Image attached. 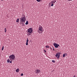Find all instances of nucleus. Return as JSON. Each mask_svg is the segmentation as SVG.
<instances>
[{"label": "nucleus", "mask_w": 77, "mask_h": 77, "mask_svg": "<svg viewBox=\"0 0 77 77\" xmlns=\"http://www.w3.org/2000/svg\"><path fill=\"white\" fill-rule=\"evenodd\" d=\"M1 1H3V0H1Z\"/></svg>", "instance_id": "27"}, {"label": "nucleus", "mask_w": 77, "mask_h": 77, "mask_svg": "<svg viewBox=\"0 0 77 77\" xmlns=\"http://www.w3.org/2000/svg\"><path fill=\"white\" fill-rule=\"evenodd\" d=\"M52 61L53 63H55V61L54 60H52Z\"/></svg>", "instance_id": "17"}, {"label": "nucleus", "mask_w": 77, "mask_h": 77, "mask_svg": "<svg viewBox=\"0 0 77 77\" xmlns=\"http://www.w3.org/2000/svg\"><path fill=\"white\" fill-rule=\"evenodd\" d=\"M39 31H38V33H39L40 34V33H42L44 31V30L43 29V28L42 26H40L39 27Z\"/></svg>", "instance_id": "3"}, {"label": "nucleus", "mask_w": 77, "mask_h": 77, "mask_svg": "<svg viewBox=\"0 0 77 77\" xmlns=\"http://www.w3.org/2000/svg\"><path fill=\"white\" fill-rule=\"evenodd\" d=\"M1 64V63H0V64Z\"/></svg>", "instance_id": "29"}, {"label": "nucleus", "mask_w": 77, "mask_h": 77, "mask_svg": "<svg viewBox=\"0 0 77 77\" xmlns=\"http://www.w3.org/2000/svg\"><path fill=\"white\" fill-rule=\"evenodd\" d=\"M28 24V21H26V23H25V24H26V25H27V24Z\"/></svg>", "instance_id": "13"}, {"label": "nucleus", "mask_w": 77, "mask_h": 77, "mask_svg": "<svg viewBox=\"0 0 77 77\" xmlns=\"http://www.w3.org/2000/svg\"><path fill=\"white\" fill-rule=\"evenodd\" d=\"M54 5V4L53 3H52V4L51 5V6H53Z\"/></svg>", "instance_id": "21"}, {"label": "nucleus", "mask_w": 77, "mask_h": 77, "mask_svg": "<svg viewBox=\"0 0 77 77\" xmlns=\"http://www.w3.org/2000/svg\"><path fill=\"white\" fill-rule=\"evenodd\" d=\"M56 2V1L55 0L53 1H52L51 2V3L53 4V3L54 4V3Z\"/></svg>", "instance_id": "9"}, {"label": "nucleus", "mask_w": 77, "mask_h": 77, "mask_svg": "<svg viewBox=\"0 0 77 77\" xmlns=\"http://www.w3.org/2000/svg\"><path fill=\"white\" fill-rule=\"evenodd\" d=\"M44 51H45V53L46 52V51L45 50H44Z\"/></svg>", "instance_id": "24"}, {"label": "nucleus", "mask_w": 77, "mask_h": 77, "mask_svg": "<svg viewBox=\"0 0 77 77\" xmlns=\"http://www.w3.org/2000/svg\"><path fill=\"white\" fill-rule=\"evenodd\" d=\"M4 46H3L2 48V51H3L4 49Z\"/></svg>", "instance_id": "16"}, {"label": "nucleus", "mask_w": 77, "mask_h": 77, "mask_svg": "<svg viewBox=\"0 0 77 77\" xmlns=\"http://www.w3.org/2000/svg\"><path fill=\"white\" fill-rule=\"evenodd\" d=\"M46 48H49V46H46Z\"/></svg>", "instance_id": "19"}, {"label": "nucleus", "mask_w": 77, "mask_h": 77, "mask_svg": "<svg viewBox=\"0 0 77 77\" xmlns=\"http://www.w3.org/2000/svg\"><path fill=\"white\" fill-rule=\"evenodd\" d=\"M23 75H24V74H23V73H21V75H21V76H23Z\"/></svg>", "instance_id": "18"}, {"label": "nucleus", "mask_w": 77, "mask_h": 77, "mask_svg": "<svg viewBox=\"0 0 77 77\" xmlns=\"http://www.w3.org/2000/svg\"><path fill=\"white\" fill-rule=\"evenodd\" d=\"M20 21L22 22V24L24 25L26 20V16L24 14L22 15L21 18H20Z\"/></svg>", "instance_id": "1"}, {"label": "nucleus", "mask_w": 77, "mask_h": 77, "mask_svg": "<svg viewBox=\"0 0 77 77\" xmlns=\"http://www.w3.org/2000/svg\"><path fill=\"white\" fill-rule=\"evenodd\" d=\"M36 1L38 2H40V0H36Z\"/></svg>", "instance_id": "20"}, {"label": "nucleus", "mask_w": 77, "mask_h": 77, "mask_svg": "<svg viewBox=\"0 0 77 77\" xmlns=\"http://www.w3.org/2000/svg\"><path fill=\"white\" fill-rule=\"evenodd\" d=\"M20 21V19L19 18H17L16 20V22L18 23Z\"/></svg>", "instance_id": "10"}, {"label": "nucleus", "mask_w": 77, "mask_h": 77, "mask_svg": "<svg viewBox=\"0 0 77 77\" xmlns=\"http://www.w3.org/2000/svg\"><path fill=\"white\" fill-rule=\"evenodd\" d=\"M29 41V40L28 39V38H27V39L26 40V46L28 45V42Z\"/></svg>", "instance_id": "8"}, {"label": "nucleus", "mask_w": 77, "mask_h": 77, "mask_svg": "<svg viewBox=\"0 0 77 77\" xmlns=\"http://www.w3.org/2000/svg\"><path fill=\"white\" fill-rule=\"evenodd\" d=\"M60 53H57L55 55L56 57L58 59L60 58Z\"/></svg>", "instance_id": "5"}, {"label": "nucleus", "mask_w": 77, "mask_h": 77, "mask_svg": "<svg viewBox=\"0 0 77 77\" xmlns=\"http://www.w3.org/2000/svg\"><path fill=\"white\" fill-rule=\"evenodd\" d=\"M7 63H8L10 62V60L8 59L7 60Z\"/></svg>", "instance_id": "14"}, {"label": "nucleus", "mask_w": 77, "mask_h": 77, "mask_svg": "<svg viewBox=\"0 0 77 77\" xmlns=\"http://www.w3.org/2000/svg\"><path fill=\"white\" fill-rule=\"evenodd\" d=\"M75 77V75H74V76H73V77Z\"/></svg>", "instance_id": "26"}, {"label": "nucleus", "mask_w": 77, "mask_h": 77, "mask_svg": "<svg viewBox=\"0 0 77 77\" xmlns=\"http://www.w3.org/2000/svg\"><path fill=\"white\" fill-rule=\"evenodd\" d=\"M5 32H7V29H6V28H5Z\"/></svg>", "instance_id": "15"}, {"label": "nucleus", "mask_w": 77, "mask_h": 77, "mask_svg": "<svg viewBox=\"0 0 77 77\" xmlns=\"http://www.w3.org/2000/svg\"><path fill=\"white\" fill-rule=\"evenodd\" d=\"M66 55H67V54H63V57H65L66 56Z\"/></svg>", "instance_id": "12"}, {"label": "nucleus", "mask_w": 77, "mask_h": 77, "mask_svg": "<svg viewBox=\"0 0 77 77\" xmlns=\"http://www.w3.org/2000/svg\"><path fill=\"white\" fill-rule=\"evenodd\" d=\"M32 32V28H29L28 29V32L29 33H31Z\"/></svg>", "instance_id": "4"}, {"label": "nucleus", "mask_w": 77, "mask_h": 77, "mask_svg": "<svg viewBox=\"0 0 77 77\" xmlns=\"http://www.w3.org/2000/svg\"><path fill=\"white\" fill-rule=\"evenodd\" d=\"M53 45H54V46H55V48H57L58 46H60L59 45L57 44L56 43H54L53 44Z\"/></svg>", "instance_id": "7"}, {"label": "nucleus", "mask_w": 77, "mask_h": 77, "mask_svg": "<svg viewBox=\"0 0 77 77\" xmlns=\"http://www.w3.org/2000/svg\"><path fill=\"white\" fill-rule=\"evenodd\" d=\"M41 72L40 70L39 69H36L35 73L36 74H38Z\"/></svg>", "instance_id": "6"}, {"label": "nucleus", "mask_w": 77, "mask_h": 77, "mask_svg": "<svg viewBox=\"0 0 77 77\" xmlns=\"http://www.w3.org/2000/svg\"><path fill=\"white\" fill-rule=\"evenodd\" d=\"M9 58L11 61L14 60L15 59V55H11L9 56Z\"/></svg>", "instance_id": "2"}, {"label": "nucleus", "mask_w": 77, "mask_h": 77, "mask_svg": "<svg viewBox=\"0 0 77 77\" xmlns=\"http://www.w3.org/2000/svg\"><path fill=\"white\" fill-rule=\"evenodd\" d=\"M16 72H19V69H17L16 70Z\"/></svg>", "instance_id": "11"}, {"label": "nucleus", "mask_w": 77, "mask_h": 77, "mask_svg": "<svg viewBox=\"0 0 77 77\" xmlns=\"http://www.w3.org/2000/svg\"><path fill=\"white\" fill-rule=\"evenodd\" d=\"M53 50H54V49H53Z\"/></svg>", "instance_id": "28"}, {"label": "nucleus", "mask_w": 77, "mask_h": 77, "mask_svg": "<svg viewBox=\"0 0 77 77\" xmlns=\"http://www.w3.org/2000/svg\"><path fill=\"white\" fill-rule=\"evenodd\" d=\"M68 0L69 1H71L73 0Z\"/></svg>", "instance_id": "25"}, {"label": "nucleus", "mask_w": 77, "mask_h": 77, "mask_svg": "<svg viewBox=\"0 0 77 77\" xmlns=\"http://www.w3.org/2000/svg\"><path fill=\"white\" fill-rule=\"evenodd\" d=\"M10 63H12V61H10Z\"/></svg>", "instance_id": "23"}, {"label": "nucleus", "mask_w": 77, "mask_h": 77, "mask_svg": "<svg viewBox=\"0 0 77 77\" xmlns=\"http://www.w3.org/2000/svg\"><path fill=\"white\" fill-rule=\"evenodd\" d=\"M29 35H30V33H29L28 34V36H29Z\"/></svg>", "instance_id": "22"}]
</instances>
